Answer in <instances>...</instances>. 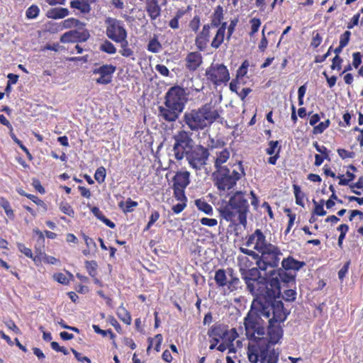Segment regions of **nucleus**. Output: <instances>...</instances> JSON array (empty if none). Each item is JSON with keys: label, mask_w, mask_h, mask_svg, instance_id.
Listing matches in <instances>:
<instances>
[{"label": "nucleus", "mask_w": 363, "mask_h": 363, "mask_svg": "<svg viewBox=\"0 0 363 363\" xmlns=\"http://www.w3.org/2000/svg\"><path fill=\"white\" fill-rule=\"evenodd\" d=\"M256 313L261 320L268 323L267 337H260L259 340L250 342L247 347V357L251 363H277L279 352L274 345L277 344L283 335V330L279 324L284 322L287 313L284 308L281 301L278 303L267 301L264 298L255 302Z\"/></svg>", "instance_id": "1"}, {"label": "nucleus", "mask_w": 363, "mask_h": 363, "mask_svg": "<svg viewBox=\"0 0 363 363\" xmlns=\"http://www.w3.org/2000/svg\"><path fill=\"white\" fill-rule=\"evenodd\" d=\"M191 134L185 130L177 131L172 137L174 140L172 152L177 161L185 157L191 167L200 170L206 164L210 154L207 148L194 145Z\"/></svg>", "instance_id": "2"}, {"label": "nucleus", "mask_w": 363, "mask_h": 363, "mask_svg": "<svg viewBox=\"0 0 363 363\" xmlns=\"http://www.w3.org/2000/svg\"><path fill=\"white\" fill-rule=\"evenodd\" d=\"M220 111L216 103H206L198 109L186 112L183 121L191 131L203 130L218 119Z\"/></svg>", "instance_id": "3"}, {"label": "nucleus", "mask_w": 363, "mask_h": 363, "mask_svg": "<svg viewBox=\"0 0 363 363\" xmlns=\"http://www.w3.org/2000/svg\"><path fill=\"white\" fill-rule=\"evenodd\" d=\"M249 211V204L245 198V193L237 191L230 196L228 203L219 208L220 216L227 221L235 223L245 226L247 224V213Z\"/></svg>", "instance_id": "4"}, {"label": "nucleus", "mask_w": 363, "mask_h": 363, "mask_svg": "<svg viewBox=\"0 0 363 363\" xmlns=\"http://www.w3.org/2000/svg\"><path fill=\"white\" fill-rule=\"evenodd\" d=\"M245 172L241 162H239L238 169L235 168L218 169L213 173L215 186L220 191H227L232 189L237 182L244 176Z\"/></svg>", "instance_id": "5"}, {"label": "nucleus", "mask_w": 363, "mask_h": 363, "mask_svg": "<svg viewBox=\"0 0 363 363\" xmlns=\"http://www.w3.org/2000/svg\"><path fill=\"white\" fill-rule=\"evenodd\" d=\"M295 274L287 272L281 268L271 270L269 276V294L275 296V299L279 298L281 295V284L294 285L295 284Z\"/></svg>", "instance_id": "6"}, {"label": "nucleus", "mask_w": 363, "mask_h": 363, "mask_svg": "<svg viewBox=\"0 0 363 363\" xmlns=\"http://www.w3.org/2000/svg\"><path fill=\"white\" fill-rule=\"evenodd\" d=\"M245 282L247 290L255 296L252 304V311L256 312L254 303L261 299V298H264L267 301L272 302V303H278L279 301L275 299V296H272L269 294L270 286L269 284V280L267 281L266 279H262L261 280L256 281L247 280V281Z\"/></svg>", "instance_id": "7"}, {"label": "nucleus", "mask_w": 363, "mask_h": 363, "mask_svg": "<svg viewBox=\"0 0 363 363\" xmlns=\"http://www.w3.org/2000/svg\"><path fill=\"white\" fill-rule=\"evenodd\" d=\"M261 253L259 259L257 261V265L262 271H266L268 267L275 268L279 262V255L281 252L274 245L269 244L268 247Z\"/></svg>", "instance_id": "8"}, {"label": "nucleus", "mask_w": 363, "mask_h": 363, "mask_svg": "<svg viewBox=\"0 0 363 363\" xmlns=\"http://www.w3.org/2000/svg\"><path fill=\"white\" fill-rule=\"evenodd\" d=\"M228 277L227 276L226 272L224 269H218L215 273L214 280L219 287L227 286L229 291H235L239 289H241L240 280L233 275V270L229 269L228 272Z\"/></svg>", "instance_id": "9"}, {"label": "nucleus", "mask_w": 363, "mask_h": 363, "mask_svg": "<svg viewBox=\"0 0 363 363\" xmlns=\"http://www.w3.org/2000/svg\"><path fill=\"white\" fill-rule=\"evenodd\" d=\"M164 105L176 108L177 111H183L186 102V93L179 86L171 87L165 95Z\"/></svg>", "instance_id": "10"}, {"label": "nucleus", "mask_w": 363, "mask_h": 363, "mask_svg": "<svg viewBox=\"0 0 363 363\" xmlns=\"http://www.w3.org/2000/svg\"><path fill=\"white\" fill-rule=\"evenodd\" d=\"M255 312V311H253ZM255 316L249 314L244 321L245 335L249 339H254L255 341L259 340L261 336L264 335V328L260 326L258 320H261L256 313Z\"/></svg>", "instance_id": "11"}, {"label": "nucleus", "mask_w": 363, "mask_h": 363, "mask_svg": "<svg viewBox=\"0 0 363 363\" xmlns=\"http://www.w3.org/2000/svg\"><path fill=\"white\" fill-rule=\"evenodd\" d=\"M207 79L213 84L218 85L230 80V74L227 67L223 64H212L206 69Z\"/></svg>", "instance_id": "12"}, {"label": "nucleus", "mask_w": 363, "mask_h": 363, "mask_svg": "<svg viewBox=\"0 0 363 363\" xmlns=\"http://www.w3.org/2000/svg\"><path fill=\"white\" fill-rule=\"evenodd\" d=\"M107 37L113 41L124 36L128 35L127 31L123 26V23L113 18H108L106 21Z\"/></svg>", "instance_id": "13"}, {"label": "nucleus", "mask_w": 363, "mask_h": 363, "mask_svg": "<svg viewBox=\"0 0 363 363\" xmlns=\"http://www.w3.org/2000/svg\"><path fill=\"white\" fill-rule=\"evenodd\" d=\"M269 243L267 242L264 235L259 229L250 235L246 242V245L252 247L253 250L262 252L268 247Z\"/></svg>", "instance_id": "14"}, {"label": "nucleus", "mask_w": 363, "mask_h": 363, "mask_svg": "<svg viewBox=\"0 0 363 363\" xmlns=\"http://www.w3.org/2000/svg\"><path fill=\"white\" fill-rule=\"evenodd\" d=\"M208 336H219L222 341H225L230 345L235 339V332L234 330L228 331L221 325H213L208 332Z\"/></svg>", "instance_id": "15"}, {"label": "nucleus", "mask_w": 363, "mask_h": 363, "mask_svg": "<svg viewBox=\"0 0 363 363\" xmlns=\"http://www.w3.org/2000/svg\"><path fill=\"white\" fill-rule=\"evenodd\" d=\"M182 112L177 111L176 108L169 106H160L158 107V117L167 122L176 121Z\"/></svg>", "instance_id": "16"}, {"label": "nucleus", "mask_w": 363, "mask_h": 363, "mask_svg": "<svg viewBox=\"0 0 363 363\" xmlns=\"http://www.w3.org/2000/svg\"><path fill=\"white\" fill-rule=\"evenodd\" d=\"M185 61L186 68L189 71H195L202 64L203 58L199 52H191L186 55Z\"/></svg>", "instance_id": "17"}, {"label": "nucleus", "mask_w": 363, "mask_h": 363, "mask_svg": "<svg viewBox=\"0 0 363 363\" xmlns=\"http://www.w3.org/2000/svg\"><path fill=\"white\" fill-rule=\"evenodd\" d=\"M190 173L187 171L177 172L173 178V187L186 188L189 184Z\"/></svg>", "instance_id": "18"}, {"label": "nucleus", "mask_w": 363, "mask_h": 363, "mask_svg": "<svg viewBox=\"0 0 363 363\" xmlns=\"http://www.w3.org/2000/svg\"><path fill=\"white\" fill-rule=\"evenodd\" d=\"M91 0H72L70 7L77 10L79 13L86 14L91 11Z\"/></svg>", "instance_id": "19"}, {"label": "nucleus", "mask_w": 363, "mask_h": 363, "mask_svg": "<svg viewBox=\"0 0 363 363\" xmlns=\"http://www.w3.org/2000/svg\"><path fill=\"white\" fill-rule=\"evenodd\" d=\"M146 10L152 20L157 19L161 13V9L158 0H146Z\"/></svg>", "instance_id": "20"}, {"label": "nucleus", "mask_w": 363, "mask_h": 363, "mask_svg": "<svg viewBox=\"0 0 363 363\" xmlns=\"http://www.w3.org/2000/svg\"><path fill=\"white\" fill-rule=\"evenodd\" d=\"M304 262H300L298 260H296L291 257H289L286 259H284L281 265L283 267V269L287 271L293 269L294 271L299 270L301 267H303L305 265Z\"/></svg>", "instance_id": "21"}, {"label": "nucleus", "mask_w": 363, "mask_h": 363, "mask_svg": "<svg viewBox=\"0 0 363 363\" xmlns=\"http://www.w3.org/2000/svg\"><path fill=\"white\" fill-rule=\"evenodd\" d=\"M216 157L214 162V166L216 168V171L218 169L227 168L226 167H222V164L228 161L230 157V152L227 149H223L220 151L216 152Z\"/></svg>", "instance_id": "22"}, {"label": "nucleus", "mask_w": 363, "mask_h": 363, "mask_svg": "<svg viewBox=\"0 0 363 363\" xmlns=\"http://www.w3.org/2000/svg\"><path fill=\"white\" fill-rule=\"evenodd\" d=\"M69 14V11L66 8H54L48 11L46 16L49 18L59 19L63 18Z\"/></svg>", "instance_id": "23"}, {"label": "nucleus", "mask_w": 363, "mask_h": 363, "mask_svg": "<svg viewBox=\"0 0 363 363\" xmlns=\"http://www.w3.org/2000/svg\"><path fill=\"white\" fill-rule=\"evenodd\" d=\"M223 19V9L220 6H217L212 17L210 25L212 28H218Z\"/></svg>", "instance_id": "24"}, {"label": "nucleus", "mask_w": 363, "mask_h": 363, "mask_svg": "<svg viewBox=\"0 0 363 363\" xmlns=\"http://www.w3.org/2000/svg\"><path fill=\"white\" fill-rule=\"evenodd\" d=\"M116 71V67L111 65H104L93 70V73L95 74H99L100 76L108 77L111 76L112 74Z\"/></svg>", "instance_id": "25"}, {"label": "nucleus", "mask_w": 363, "mask_h": 363, "mask_svg": "<svg viewBox=\"0 0 363 363\" xmlns=\"http://www.w3.org/2000/svg\"><path fill=\"white\" fill-rule=\"evenodd\" d=\"M259 267H253L248 270L247 274L243 276V279L245 281H247V280L249 281H256V280H261L262 279H266L265 277H262L260 275V272L259 271Z\"/></svg>", "instance_id": "26"}, {"label": "nucleus", "mask_w": 363, "mask_h": 363, "mask_svg": "<svg viewBox=\"0 0 363 363\" xmlns=\"http://www.w3.org/2000/svg\"><path fill=\"white\" fill-rule=\"evenodd\" d=\"M195 205L199 211L203 212L204 213L208 216L213 215V210L212 206L204 200L196 199L195 201Z\"/></svg>", "instance_id": "27"}, {"label": "nucleus", "mask_w": 363, "mask_h": 363, "mask_svg": "<svg viewBox=\"0 0 363 363\" xmlns=\"http://www.w3.org/2000/svg\"><path fill=\"white\" fill-rule=\"evenodd\" d=\"M117 315L125 324L130 325L131 323V316L123 305L118 308Z\"/></svg>", "instance_id": "28"}, {"label": "nucleus", "mask_w": 363, "mask_h": 363, "mask_svg": "<svg viewBox=\"0 0 363 363\" xmlns=\"http://www.w3.org/2000/svg\"><path fill=\"white\" fill-rule=\"evenodd\" d=\"M77 30H72L65 33L60 38V41L62 43H75L77 42Z\"/></svg>", "instance_id": "29"}, {"label": "nucleus", "mask_w": 363, "mask_h": 363, "mask_svg": "<svg viewBox=\"0 0 363 363\" xmlns=\"http://www.w3.org/2000/svg\"><path fill=\"white\" fill-rule=\"evenodd\" d=\"M345 47H341V45H339V46L334 50V52L336 54V55L333 59V63L331 65L332 69H336V62H338V69H341L340 65L342 62V59L340 57L339 54L342 52V50Z\"/></svg>", "instance_id": "30"}, {"label": "nucleus", "mask_w": 363, "mask_h": 363, "mask_svg": "<svg viewBox=\"0 0 363 363\" xmlns=\"http://www.w3.org/2000/svg\"><path fill=\"white\" fill-rule=\"evenodd\" d=\"M294 192L296 197V203L301 206H304L303 199L305 197L304 193H303L301 190L300 186L296 184H294Z\"/></svg>", "instance_id": "31"}, {"label": "nucleus", "mask_w": 363, "mask_h": 363, "mask_svg": "<svg viewBox=\"0 0 363 363\" xmlns=\"http://www.w3.org/2000/svg\"><path fill=\"white\" fill-rule=\"evenodd\" d=\"M161 48L162 45L156 36L151 39L147 45V50L154 53L158 52Z\"/></svg>", "instance_id": "32"}, {"label": "nucleus", "mask_w": 363, "mask_h": 363, "mask_svg": "<svg viewBox=\"0 0 363 363\" xmlns=\"http://www.w3.org/2000/svg\"><path fill=\"white\" fill-rule=\"evenodd\" d=\"M225 33L222 31L217 30L216 34L212 40L211 47L216 49L218 48L223 43Z\"/></svg>", "instance_id": "33"}, {"label": "nucleus", "mask_w": 363, "mask_h": 363, "mask_svg": "<svg viewBox=\"0 0 363 363\" xmlns=\"http://www.w3.org/2000/svg\"><path fill=\"white\" fill-rule=\"evenodd\" d=\"M100 50L108 54H115L116 52V48L114 45L107 40L100 45Z\"/></svg>", "instance_id": "34"}, {"label": "nucleus", "mask_w": 363, "mask_h": 363, "mask_svg": "<svg viewBox=\"0 0 363 363\" xmlns=\"http://www.w3.org/2000/svg\"><path fill=\"white\" fill-rule=\"evenodd\" d=\"M0 206L4 209L5 213L8 217L10 218H13L14 217L13 211L11 208L9 202L6 199L4 198H1Z\"/></svg>", "instance_id": "35"}, {"label": "nucleus", "mask_w": 363, "mask_h": 363, "mask_svg": "<svg viewBox=\"0 0 363 363\" xmlns=\"http://www.w3.org/2000/svg\"><path fill=\"white\" fill-rule=\"evenodd\" d=\"M82 25L83 23H81L79 20L73 18H67L62 22V26L65 28L80 27Z\"/></svg>", "instance_id": "36"}, {"label": "nucleus", "mask_w": 363, "mask_h": 363, "mask_svg": "<svg viewBox=\"0 0 363 363\" xmlns=\"http://www.w3.org/2000/svg\"><path fill=\"white\" fill-rule=\"evenodd\" d=\"M60 211L64 213L65 214L70 216L74 217V211L72 208V207L66 201H62L60 204Z\"/></svg>", "instance_id": "37"}, {"label": "nucleus", "mask_w": 363, "mask_h": 363, "mask_svg": "<svg viewBox=\"0 0 363 363\" xmlns=\"http://www.w3.org/2000/svg\"><path fill=\"white\" fill-rule=\"evenodd\" d=\"M348 229H349V227L347 224H341L337 228V230H339L340 232V235L338 238L337 245L340 248L342 247V242L345 238V235H346L347 232L348 231Z\"/></svg>", "instance_id": "38"}, {"label": "nucleus", "mask_w": 363, "mask_h": 363, "mask_svg": "<svg viewBox=\"0 0 363 363\" xmlns=\"http://www.w3.org/2000/svg\"><path fill=\"white\" fill-rule=\"evenodd\" d=\"M330 123V120L327 119L324 122H321L318 125H315L313 130V134L322 133L329 126Z\"/></svg>", "instance_id": "39"}, {"label": "nucleus", "mask_w": 363, "mask_h": 363, "mask_svg": "<svg viewBox=\"0 0 363 363\" xmlns=\"http://www.w3.org/2000/svg\"><path fill=\"white\" fill-rule=\"evenodd\" d=\"M94 178L99 183L104 182L106 178V169L103 167L98 168L95 172Z\"/></svg>", "instance_id": "40"}, {"label": "nucleus", "mask_w": 363, "mask_h": 363, "mask_svg": "<svg viewBox=\"0 0 363 363\" xmlns=\"http://www.w3.org/2000/svg\"><path fill=\"white\" fill-rule=\"evenodd\" d=\"M296 297V292L294 289L284 290V294L282 295L283 299L286 301H294Z\"/></svg>", "instance_id": "41"}, {"label": "nucleus", "mask_w": 363, "mask_h": 363, "mask_svg": "<svg viewBox=\"0 0 363 363\" xmlns=\"http://www.w3.org/2000/svg\"><path fill=\"white\" fill-rule=\"evenodd\" d=\"M173 189H174V195L178 201H186V198L184 194L185 188L173 187Z\"/></svg>", "instance_id": "42"}, {"label": "nucleus", "mask_w": 363, "mask_h": 363, "mask_svg": "<svg viewBox=\"0 0 363 363\" xmlns=\"http://www.w3.org/2000/svg\"><path fill=\"white\" fill-rule=\"evenodd\" d=\"M251 23V31L250 33V35L252 36L255 33H256L259 28L261 25V21L259 18H254L250 20Z\"/></svg>", "instance_id": "43"}, {"label": "nucleus", "mask_w": 363, "mask_h": 363, "mask_svg": "<svg viewBox=\"0 0 363 363\" xmlns=\"http://www.w3.org/2000/svg\"><path fill=\"white\" fill-rule=\"evenodd\" d=\"M39 9L37 6L32 5L26 11V16L28 18H34L38 16Z\"/></svg>", "instance_id": "44"}, {"label": "nucleus", "mask_w": 363, "mask_h": 363, "mask_svg": "<svg viewBox=\"0 0 363 363\" xmlns=\"http://www.w3.org/2000/svg\"><path fill=\"white\" fill-rule=\"evenodd\" d=\"M278 144H279L278 141H273V140L270 141L269 143V147L266 150L267 153L269 155L276 154V152L277 151L276 150L277 149L278 150V148H279Z\"/></svg>", "instance_id": "45"}, {"label": "nucleus", "mask_w": 363, "mask_h": 363, "mask_svg": "<svg viewBox=\"0 0 363 363\" xmlns=\"http://www.w3.org/2000/svg\"><path fill=\"white\" fill-rule=\"evenodd\" d=\"M160 213L157 211H153L150 216V220L147 223L145 230H147L159 219Z\"/></svg>", "instance_id": "46"}, {"label": "nucleus", "mask_w": 363, "mask_h": 363, "mask_svg": "<svg viewBox=\"0 0 363 363\" xmlns=\"http://www.w3.org/2000/svg\"><path fill=\"white\" fill-rule=\"evenodd\" d=\"M86 268L89 272V274L91 276H94L95 274L96 269L97 267V264L94 261H86L85 262Z\"/></svg>", "instance_id": "47"}, {"label": "nucleus", "mask_w": 363, "mask_h": 363, "mask_svg": "<svg viewBox=\"0 0 363 363\" xmlns=\"http://www.w3.org/2000/svg\"><path fill=\"white\" fill-rule=\"evenodd\" d=\"M350 35L351 33L348 30H346L343 34L340 35V45L341 47H345L348 44Z\"/></svg>", "instance_id": "48"}, {"label": "nucleus", "mask_w": 363, "mask_h": 363, "mask_svg": "<svg viewBox=\"0 0 363 363\" xmlns=\"http://www.w3.org/2000/svg\"><path fill=\"white\" fill-rule=\"evenodd\" d=\"M200 222L203 225L208 227H214L218 224V221L215 218H202Z\"/></svg>", "instance_id": "49"}, {"label": "nucleus", "mask_w": 363, "mask_h": 363, "mask_svg": "<svg viewBox=\"0 0 363 363\" xmlns=\"http://www.w3.org/2000/svg\"><path fill=\"white\" fill-rule=\"evenodd\" d=\"M313 202L315 205L313 213L318 216H325L326 215V211L323 209V204H318L316 201L313 200Z\"/></svg>", "instance_id": "50"}, {"label": "nucleus", "mask_w": 363, "mask_h": 363, "mask_svg": "<svg viewBox=\"0 0 363 363\" xmlns=\"http://www.w3.org/2000/svg\"><path fill=\"white\" fill-rule=\"evenodd\" d=\"M17 247H18V249L19 250V251L21 252L22 253H23L26 257H30V258L33 257V253L30 248L26 247L22 243H18Z\"/></svg>", "instance_id": "51"}, {"label": "nucleus", "mask_w": 363, "mask_h": 363, "mask_svg": "<svg viewBox=\"0 0 363 363\" xmlns=\"http://www.w3.org/2000/svg\"><path fill=\"white\" fill-rule=\"evenodd\" d=\"M337 153L342 159L353 158L355 155L354 152H349L345 149H338Z\"/></svg>", "instance_id": "52"}, {"label": "nucleus", "mask_w": 363, "mask_h": 363, "mask_svg": "<svg viewBox=\"0 0 363 363\" xmlns=\"http://www.w3.org/2000/svg\"><path fill=\"white\" fill-rule=\"evenodd\" d=\"M212 27L210 25H208V24L204 25L201 32L200 33V34L199 35L201 36L203 38H205V39L209 40L210 29Z\"/></svg>", "instance_id": "53"}, {"label": "nucleus", "mask_w": 363, "mask_h": 363, "mask_svg": "<svg viewBox=\"0 0 363 363\" xmlns=\"http://www.w3.org/2000/svg\"><path fill=\"white\" fill-rule=\"evenodd\" d=\"M200 26V18L198 16L194 17V18L189 23V27L193 31L196 32Z\"/></svg>", "instance_id": "54"}, {"label": "nucleus", "mask_w": 363, "mask_h": 363, "mask_svg": "<svg viewBox=\"0 0 363 363\" xmlns=\"http://www.w3.org/2000/svg\"><path fill=\"white\" fill-rule=\"evenodd\" d=\"M208 40L198 35L195 40L196 45L197 48L202 50L206 45Z\"/></svg>", "instance_id": "55"}, {"label": "nucleus", "mask_w": 363, "mask_h": 363, "mask_svg": "<svg viewBox=\"0 0 363 363\" xmlns=\"http://www.w3.org/2000/svg\"><path fill=\"white\" fill-rule=\"evenodd\" d=\"M353 62L352 65L355 68H357L362 62V55L360 52H354L352 55Z\"/></svg>", "instance_id": "56"}, {"label": "nucleus", "mask_w": 363, "mask_h": 363, "mask_svg": "<svg viewBox=\"0 0 363 363\" xmlns=\"http://www.w3.org/2000/svg\"><path fill=\"white\" fill-rule=\"evenodd\" d=\"M155 69L162 76L168 77L169 74V71L167 67L163 65H157L155 67Z\"/></svg>", "instance_id": "57"}, {"label": "nucleus", "mask_w": 363, "mask_h": 363, "mask_svg": "<svg viewBox=\"0 0 363 363\" xmlns=\"http://www.w3.org/2000/svg\"><path fill=\"white\" fill-rule=\"evenodd\" d=\"M90 35L88 31L85 30L83 32L77 31V42H85L89 38Z\"/></svg>", "instance_id": "58"}, {"label": "nucleus", "mask_w": 363, "mask_h": 363, "mask_svg": "<svg viewBox=\"0 0 363 363\" xmlns=\"http://www.w3.org/2000/svg\"><path fill=\"white\" fill-rule=\"evenodd\" d=\"M137 206L138 203L136 201H133L130 199H128L125 202V207L123 211L125 212H130L133 211V208Z\"/></svg>", "instance_id": "59"}, {"label": "nucleus", "mask_w": 363, "mask_h": 363, "mask_svg": "<svg viewBox=\"0 0 363 363\" xmlns=\"http://www.w3.org/2000/svg\"><path fill=\"white\" fill-rule=\"evenodd\" d=\"M55 279L60 284H67L68 279L66 276L62 273H57L54 275Z\"/></svg>", "instance_id": "60"}, {"label": "nucleus", "mask_w": 363, "mask_h": 363, "mask_svg": "<svg viewBox=\"0 0 363 363\" xmlns=\"http://www.w3.org/2000/svg\"><path fill=\"white\" fill-rule=\"evenodd\" d=\"M71 351L72 352V353L74 354V357H76V359L78 361H79V362L86 361L88 363H91V360H90L89 358H88L87 357H82L81 353L78 352L74 349L72 348Z\"/></svg>", "instance_id": "61"}, {"label": "nucleus", "mask_w": 363, "mask_h": 363, "mask_svg": "<svg viewBox=\"0 0 363 363\" xmlns=\"http://www.w3.org/2000/svg\"><path fill=\"white\" fill-rule=\"evenodd\" d=\"M26 196L28 197V199H31L38 206H43L45 210H46V206H45V203H44V201L40 200V199H38L37 196H35L34 195H31V194L26 195Z\"/></svg>", "instance_id": "62"}, {"label": "nucleus", "mask_w": 363, "mask_h": 363, "mask_svg": "<svg viewBox=\"0 0 363 363\" xmlns=\"http://www.w3.org/2000/svg\"><path fill=\"white\" fill-rule=\"evenodd\" d=\"M185 207L186 201H181L180 203L172 206V211L175 213H179L184 209Z\"/></svg>", "instance_id": "63"}, {"label": "nucleus", "mask_w": 363, "mask_h": 363, "mask_svg": "<svg viewBox=\"0 0 363 363\" xmlns=\"http://www.w3.org/2000/svg\"><path fill=\"white\" fill-rule=\"evenodd\" d=\"M322 41V38L321 36L320 35L319 33H316L312 38V41H311V46L313 47V48H317L320 45V43Z\"/></svg>", "instance_id": "64"}]
</instances>
